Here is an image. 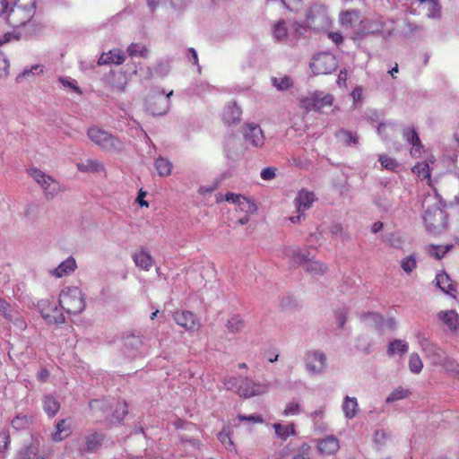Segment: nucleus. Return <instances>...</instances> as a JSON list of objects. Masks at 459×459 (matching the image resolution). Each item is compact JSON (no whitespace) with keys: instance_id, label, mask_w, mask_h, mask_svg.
<instances>
[{"instance_id":"obj_58","label":"nucleus","mask_w":459,"mask_h":459,"mask_svg":"<svg viewBox=\"0 0 459 459\" xmlns=\"http://www.w3.org/2000/svg\"><path fill=\"white\" fill-rule=\"evenodd\" d=\"M335 319L339 326L342 328L347 321V311L341 309L335 312Z\"/></svg>"},{"instance_id":"obj_12","label":"nucleus","mask_w":459,"mask_h":459,"mask_svg":"<svg viewBox=\"0 0 459 459\" xmlns=\"http://www.w3.org/2000/svg\"><path fill=\"white\" fill-rule=\"evenodd\" d=\"M403 138L411 145L410 153L411 157L420 158L423 150V145L413 127H406L403 132Z\"/></svg>"},{"instance_id":"obj_55","label":"nucleus","mask_w":459,"mask_h":459,"mask_svg":"<svg viewBox=\"0 0 459 459\" xmlns=\"http://www.w3.org/2000/svg\"><path fill=\"white\" fill-rule=\"evenodd\" d=\"M218 439L227 448H230L233 446V443L230 437L229 430L223 429L218 434Z\"/></svg>"},{"instance_id":"obj_29","label":"nucleus","mask_w":459,"mask_h":459,"mask_svg":"<svg viewBox=\"0 0 459 459\" xmlns=\"http://www.w3.org/2000/svg\"><path fill=\"white\" fill-rule=\"evenodd\" d=\"M0 314L9 322L17 321L20 316L18 310L13 307L11 304L2 297L0 298Z\"/></svg>"},{"instance_id":"obj_1","label":"nucleus","mask_w":459,"mask_h":459,"mask_svg":"<svg viewBox=\"0 0 459 459\" xmlns=\"http://www.w3.org/2000/svg\"><path fill=\"white\" fill-rule=\"evenodd\" d=\"M58 302L67 314L78 315L86 307L85 294L78 287L64 288L59 294Z\"/></svg>"},{"instance_id":"obj_19","label":"nucleus","mask_w":459,"mask_h":459,"mask_svg":"<svg viewBox=\"0 0 459 459\" xmlns=\"http://www.w3.org/2000/svg\"><path fill=\"white\" fill-rule=\"evenodd\" d=\"M132 258L135 263L136 266L144 271H149L152 267L154 263L151 254L144 248H141L134 252V254L132 255Z\"/></svg>"},{"instance_id":"obj_28","label":"nucleus","mask_w":459,"mask_h":459,"mask_svg":"<svg viewBox=\"0 0 459 459\" xmlns=\"http://www.w3.org/2000/svg\"><path fill=\"white\" fill-rule=\"evenodd\" d=\"M41 188L43 189L48 199L53 198L61 190L59 183L49 175L47 176V178L43 182Z\"/></svg>"},{"instance_id":"obj_56","label":"nucleus","mask_w":459,"mask_h":459,"mask_svg":"<svg viewBox=\"0 0 459 459\" xmlns=\"http://www.w3.org/2000/svg\"><path fill=\"white\" fill-rule=\"evenodd\" d=\"M9 67L8 60L0 53V78H5L8 75Z\"/></svg>"},{"instance_id":"obj_45","label":"nucleus","mask_w":459,"mask_h":459,"mask_svg":"<svg viewBox=\"0 0 459 459\" xmlns=\"http://www.w3.org/2000/svg\"><path fill=\"white\" fill-rule=\"evenodd\" d=\"M409 368L410 370L414 374H419L422 370L423 363L417 353H412L410 356Z\"/></svg>"},{"instance_id":"obj_36","label":"nucleus","mask_w":459,"mask_h":459,"mask_svg":"<svg viewBox=\"0 0 459 459\" xmlns=\"http://www.w3.org/2000/svg\"><path fill=\"white\" fill-rule=\"evenodd\" d=\"M412 172L421 180L428 179L430 181V169L429 163L426 161L418 162L412 169Z\"/></svg>"},{"instance_id":"obj_38","label":"nucleus","mask_w":459,"mask_h":459,"mask_svg":"<svg viewBox=\"0 0 459 459\" xmlns=\"http://www.w3.org/2000/svg\"><path fill=\"white\" fill-rule=\"evenodd\" d=\"M238 210L246 214H253L256 212L257 207L254 201L242 195L241 201L238 204Z\"/></svg>"},{"instance_id":"obj_13","label":"nucleus","mask_w":459,"mask_h":459,"mask_svg":"<svg viewBox=\"0 0 459 459\" xmlns=\"http://www.w3.org/2000/svg\"><path fill=\"white\" fill-rule=\"evenodd\" d=\"M316 200V197L314 192L301 189L294 199V204L298 212H304L312 207Z\"/></svg>"},{"instance_id":"obj_34","label":"nucleus","mask_w":459,"mask_h":459,"mask_svg":"<svg viewBox=\"0 0 459 459\" xmlns=\"http://www.w3.org/2000/svg\"><path fill=\"white\" fill-rule=\"evenodd\" d=\"M155 168L160 177H168L171 174L173 166L168 159L159 157L155 160Z\"/></svg>"},{"instance_id":"obj_24","label":"nucleus","mask_w":459,"mask_h":459,"mask_svg":"<svg viewBox=\"0 0 459 459\" xmlns=\"http://www.w3.org/2000/svg\"><path fill=\"white\" fill-rule=\"evenodd\" d=\"M104 440V435L99 432H93L85 437V446L83 451L88 453H95L100 449L102 442Z\"/></svg>"},{"instance_id":"obj_27","label":"nucleus","mask_w":459,"mask_h":459,"mask_svg":"<svg viewBox=\"0 0 459 459\" xmlns=\"http://www.w3.org/2000/svg\"><path fill=\"white\" fill-rule=\"evenodd\" d=\"M77 267L75 259L72 256L68 257L66 260L63 261L54 271L53 274L61 278L65 275L69 274L74 272Z\"/></svg>"},{"instance_id":"obj_37","label":"nucleus","mask_w":459,"mask_h":459,"mask_svg":"<svg viewBox=\"0 0 459 459\" xmlns=\"http://www.w3.org/2000/svg\"><path fill=\"white\" fill-rule=\"evenodd\" d=\"M327 267L325 264L309 257L304 270L313 274H323Z\"/></svg>"},{"instance_id":"obj_25","label":"nucleus","mask_w":459,"mask_h":459,"mask_svg":"<svg viewBox=\"0 0 459 459\" xmlns=\"http://www.w3.org/2000/svg\"><path fill=\"white\" fill-rule=\"evenodd\" d=\"M128 413V405L125 401L118 402L111 415H107L106 420L110 424H120Z\"/></svg>"},{"instance_id":"obj_57","label":"nucleus","mask_w":459,"mask_h":459,"mask_svg":"<svg viewBox=\"0 0 459 459\" xmlns=\"http://www.w3.org/2000/svg\"><path fill=\"white\" fill-rule=\"evenodd\" d=\"M276 169L274 167H267L262 169L261 178L264 180H272L275 178Z\"/></svg>"},{"instance_id":"obj_6","label":"nucleus","mask_w":459,"mask_h":459,"mask_svg":"<svg viewBox=\"0 0 459 459\" xmlns=\"http://www.w3.org/2000/svg\"><path fill=\"white\" fill-rule=\"evenodd\" d=\"M333 103V96L332 94L314 91L300 99L299 107L307 111H321L325 108H330Z\"/></svg>"},{"instance_id":"obj_50","label":"nucleus","mask_w":459,"mask_h":459,"mask_svg":"<svg viewBox=\"0 0 459 459\" xmlns=\"http://www.w3.org/2000/svg\"><path fill=\"white\" fill-rule=\"evenodd\" d=\"M302 409L299 403L290 402L286 404L285 409L282 412L284 416H295L301 412Z\"/></svg>"},{"instance_id":"obj_39","label":"nucleus","mask_w":459,"mask_h":459,"mask_svg":"<svg viewBox=\"0 0 459 459\" xmlns=\"http://www.w3.org/2000/svg\"><path fill=\"white\" fill-rule=\"evenodd\" d=\"M334 135L348 146L358 143V137L349 130L340 129Z\"/></svg>"},{"instance_id":"obj_59","label":"nucleus","mask_w":459,"mask_h":459,"mask_svg":"<svg viewBox=\"0 0 459 459\" xmlns=\"http://www.w3.org/2000/svg\"><path fill=\"white\" fill-rule=\"evenodd\" d=\"M242 195L229 192L225 195L224 200L233 204H238L241 201Z\"/></svg>"},{"instance_id":"obj_18","label":"nucleus","mask_w":459,"mask_h":459,"mask_svg":"<svg viewBox=\"0 0 459 459\" xmlns=\"http://www.w3.org/2000/svg\"><path fill=\"white\" fill-rule=\"evenodd\" d=\"M125 53L119 48H114L112 50H109L108 53H103L98 60V65H121L125 62Z\"/></svg>"},{"instance_id":"obj_21","label":"nucleus","mask_w":459,"mask_h":459,"mask_svg":"<svg viewBox=\"0 0 459 459\" xmlns=\"http://www.w3.org/2000/svg\"><path fill=\"white\" fill-rule=\"evenodd\" d=\"M437 286L445 293L455 297L457 290L455 283L446 273H440L436 275Z\"/></svg>"},{"instance_id":"obj_61","label":"nucleus","mask_w":459,"mask_h":459,"mask_svg":"<svg viewBox=\"0 0 459 459\" xmlns=\"http://www.w3.org/2000/svg\"><path fill=\"white\" fill-rule=\"evenodd\" d=\"M386 439V433L384 430H377L374 434V441L377 444H384Z\"/></svg>"},{"instance_id":"obj_64","label":"nucleus","mask_w":459,"mask_h":459,"mask_svg":"<svg viewBox=\"0 0 459 459\" xmlns=\"http://www.w3.org/2000/svg\"><path fill=\"white\" fill-rule=\"evenodd\" d=\"M308 448H309L308 446H306V447H305V446H303L301 447L299 453L297 455H295L293 457V459H308L307 458V455H308L307 450H308Z\"/></svg>"},{"instance_id":"obj_10","label":"nucleus","mask_w":459,"mask_h":459,"mask_svg":"<svg viewBox=\"0 0 459 459\" xmlns=\"http://www.w3.org/2000/svg\"><path fill=\"white\" fill-rule=\"evenodd\" d=\"M164 92L160 95L152 96L148 100V110L153 116H160L166 114L169 109V97L173 94L170 91L166 97L163 96Z\"/></svg>"},{"instance_id":"obj_20","label":"nucleus","mask_w":459,"mask_h":459,"mask_svg":"<svg viewBox=\"0 0 459 459\" xmlns=\"http://www.w3.org/2000/svg\"><path fill=\"white\" fill-rule=\"evenodd\" d=\"M437 317L450 331H459V315L455 310L440 311Z\"/></svg>"},{"instance_id":"obj_11","label":"nucleus","mask_w":459,"mask_h":459,"mask_svg":"<svg viewBox=\"0 0 459 459\" xmlns=\"http://www.w3.org/2000/svg\"><path fill=\"white\" fill-rule=\"evenodd\" d=\"M305 360L307 369L312 373H320L326 366L325 355L317 351H308Z\"/></svg>"},{"instance_id":"obj_2","label":"nucleus","mask_w":459,"mask_h":459,"mask_svg":"<svg viewBox=\"0 0 459 459\" xmlns=\"http://www.w3.org/2000/svg\"><path fill=\"white\" fill-rule=\"evenodd\" d=\"M36 13V0H16L7 14L6 21L13 28L26 25Z\"/></svg>"},{"instance_id":"obj_46","label":"nucleus","mask_w":459,"mask_h":459,"mask_svg":"<svg viewBox=\"0 0 459 459\" xmlns=\"http://www.w3.org/2000/svg\"><path fill=\"white\" fill-rule=\"evenodd\" d=\"M378 160H379L381 166L387 170L394 171L398 168L397 160L394 158L387 156V155H385V154L380 155Z\"/></svg>"},{"instance_id":"obj_32","label":"nucleus","mask_w":459,"mask_h":459,"mask_svg":"<svg viewBox=\"0 0 459 459\" xmlns=\"http://www.w3.org/2000/svg\"><path fill=\"white\" fill-rule=\"evenodd\" d=\"M33 419L30 414L20 413L12 420V426L17 430L27 429L33 423Z\"/></svg>"},{"instance_id":"obj_42","label":"nucleus","mask_w":459,"mask_h":459,"mask_svg":"<svg viewBox=\"0 0 459 459\" xmlns=\"http://www.w3.org/2000/svg\"><path fill=\"white\" fill-rule=\"evenodd\" d=\"M273 37L278 40H285L288 36L286 23L283 20L279 21L273 27Z\"/></svg>"},{"instance_id":"obj_47","label":"nucleus","mask_w":459,"mask_h":459,"mask_svg":"<svg viewBox=\"0 0 459 459\" xmlns=\"http://www.w3.org/2000/svg\"><path fill=\"white\" fill-rule=\"evenodd\" d=\"M244 327V322L238 316H232L227 323V328L231 333H238Z\"/></svg>"},{"instance_id":"obj_9","label":"nucleus","mask_w":459,"mask_h":459,"mask_svg":"<svg viewBox=\"0 0 459 459\" xmlns=\"http://www.w3.org/2000/svg\"><path fill=\"white\" fill-rule=\"evenodd\" d=\"M176 324L188 333L197 332L201 327V322L196 315L188 310H178L172 315Z\"/></svg>"},{"instance_id":"obj_51","label":"nucleus","mask_w":459,"mask_h":459,"mask_svg":"<svg viewBox=\"0 0 459 459\" xmlns=\"http://www.w3.org/2000/svg\"><path fill=\"white\" fill-rule=\"evenodd\" d=\"M422 3H425L428 5V16L429 17H436L438 15L440 11V6L437 0H420Z\"/></svg>"},{"instance_id":"obj_5","label":"nucleus","mask_w":459,"mask_h":459,"mask_svg":"<svg viewBox=\"0 0 459 459\" xmlns=\"http://www.w3.org/2000/svg\"><path fill=\"white\" fill-rule=\"evenodd\" d=\"M90 140L106 152L121 150L123 143L119 138L98 126H91L87 131Z\"/></svg>"},{"instance_id":"obj_26","label":"nucleus","mask_w":459,"mask_h":459,"mask_svg":"<svg viewBox=\"0 0 459 459\" xmlns=\"http://www.w3.org/2000/svg\"><path fill=\"white\" fill-rule=\"evenodd\" d=\"M78 170L82 172H91V173H98V172H105V167L104 164L100 161L99 160L95 159H89L86 160L84 162H80L77 164Z\"/></svg>"},{"instance_id":"obj_63","label":"nucleus","mask_w":459,"mask_h":459,"mask_svg":"<svg viewBox=\"0 0 459 459\" xmlns=\"http://www.w3.org/2000/svg\"><path fill=\"white\" fill-rule=\"evenodd\" d=\"M281 1L282 4L290 10H293V8L297 7L301 2V0H281Z\"/></svg>"},{"instance_id":"obj_4","label":"nucleus","mask_w":459,"mask_h":459,"mask_svg":"<svg viewBox=\"0 0 459 459\" xmlns=\"http://www.w3.org/2000/svg\"><path fill=\"white\" fill-rule=\"evenodd\" d=\"M339 22L345 30H354V38H362L368 34L367 30V24L368 22L362 17L361 12L359 9H349L342 11L338 17Z\"/></svg>"},{"instance_id":"obj_52","label":"nucleus","mask_w":459,"mask_h":459,"mask_svg":"<svg viewBox=\"0 0 459 459\" xmlns=\"http://www.w3.org/2000/svg\"><path fill=\"white\" fill-rule=\"evenodd\" d=\"M28 173L40 186L48 176L46 173L37 168L29 169Z\"/></svg>"},{"instance_id":"obj_30","label":"nucleus","mask_w":459,"mask_h":459,"mask_svg":"<svg viewBox=\"0 0 459 459\" xmlns=\"http://www.w3.org/2000/svg\"><path fill=\"white\" fill-rule=\"evenodd\" d=\"M43 410L49 416L54 417L60 410V403L51 394L44 396Z\"/></svg>"},{"instance_id":"obj_40","label":"nucleus","mask_w":459,"mask_h":459,"mask_svg":"<svg viewBox=\"0 0 459 459\" xmlns=\"http://www.w3.org/2000/svg\"><path fill=\"white\" fill-rule=\"evenodd\" d=\"M148 48L144 45H141L138 43H132L127 48V53L130 56H142L146 57L148 55Z\"/></svg>"},{"instance_id":"obj_15","label":"nucleus","mask_w":459,"mask_h":459,"mask_svg":"<svg viewBox=\"0 0 459 459\" xmlns=\"http://www.w3.org/2000/svg\"><path fill=\"white\" fill-rule=\"evenodd\" d=\"M244 135L246 141L255 147H262L264 143V132L258 125H247Z\"/></svg>"},{"instance_id":"obj_31","label":"nucleus","mask_w":459,"mask_h":459,"mask_svg":"<svg viewBox=\"0 0 459 459\" xmlns=\"http://www.w3.org/2000/svg\"><path fill=\"white\" fill-rule=\"evenodd\" d=\"M342 407L345 417L348 419L354 418L359 411V404L355 397L346 396Z\"/></svg>"},{"instance_id":"obj_33","label":"nucleus","mask_w":459,"mask_h":459,"mask_svg":"<svg viewBox=\"0 0 459 459\" xmlns=\"http://www.w3.org/2000/svg\"><path fill=\"white\" fill-rule=\"evenodd\" d=\"M308 259L309 254L307 252L295 249L291 252L290 263L294 267L302 266L305 268Z\"/></svg>"},{"instance_id":"obj_62","label":"nucleus","mask_w":459,"mask_h":459,"mask_svg":"<svg viewBox=\"0 0 459 459\" xmlns=\"http://www.w3.org/2000/svg\"><path fill=\"white\" fill-rule=\"evenodd\" d=\"M31 454H32L31 447L26 446L19 452L17 459H30Z\"/></svg>"},{"instance_id":"obj_41","label":"nucleus","mask_w":459,"mask_h":459,"mask_svg":"<svg viewBox=\"0 0 459 459\" xmlns=\"http://www.w3.org/2000/svg\"><path fill=\"white\" fill-rule=\"evenodd\" d=\"M410 394L411 391L409 389L399 386L387 396L386 403H393L401 399L407 398Z\"/></svg>"},{"instance_id":"obj_35","label":"nucleus","mask_w":459,"mask_h":459,"mask_svg":"<svg viewBox=\"0 0 459 459\" xmlns=\"http://www.w3.org/2000/svg\"><path fill=\"white\" fill-rule=\"evenodd\" d=\"M275 434L280 438L286 440L290 436L296 434L294 424L281 425L280 423L273 424Z\"/></svg>"},{"instance_id":"obj_54","label":"nucleus","mask_w":459,"mask_h":459,"mask_svg":"<svg viewBox=\"0 0 459 459\" xmlns=\"http://www.w3.org/2000/svg\"><path fill=\"white\" fill-rule=\"evenodd\" d=\"M11 439L8 430H0V452L4 453L7 450L10 445Z\"/></svg>"},{"instance_id":"obj_3","label":"nucleus","mask_w":459,"mask_h":459,"mask_svg":"<svg viewBox=\"0 0 459 459\" xmlns=\"http://www.w3.org/2000/svg\"><path fill=\"white\" fill-rule=\"evenodd\" d=\"M238 383L236 377H230L225 379L224 385L228 390L236 389V392L245 398L264 394L268 392L270 386L267 382H255L248 377L242 379L240 385Z\"/></svg>"},{"instance_id":"obj_7","label":"nucleus","mask_w":459,"mask_h":459,"mask_svg":"<svg viewBox=\"0 0 459 459\" xmlns=\"http://www.w3.org/2000/svg\"><path fill=\"white\" fill-rule=\"evenodd\" d=\"M338 65L333 54L330 52L319 53L312 58L310 68L315 74H328L333 72Z\"/></svg>"},{"instance_id":"obj_49","label":"nucleus","mask_w":459,"mask_h":459,"mask_svg":"<svg viewBox=\"0 0 459 459\" xmlns=\"http://www.w3.org/2000/svg\"><path fill=\"white\" fill-rule=\"evenodd\" d=\"M452 246H429V254L437 259H441L451 249Z\"/></svg>"},{"instance_id":"obj_14","label":"nucleus","mask_w":459,"mask_h":459,"mask_svg":"<svg viewBox=\"0 0 459 459\" xmlns=\"http://www.w3.org/2000/svg\"><path fill=\"white\" fill-rule=\"evenodd\" d=\"M89 408L91 416L97 420H101L103 417L108 415V411H110L111 405L106 399H92L89 402Z\"/></svg>"},{"instance_id":"obj_8","label":"nucleus","mask_w":459,"mask_h":459,"mask_svg":"<svg viewBox=\"0 0 459 459\" xmlns=\"http://www.w3.org/2000/svg\"><path fill=\"white\" fill-rule=\"evenodd\" d=\"M39 310L42 317L48 324H63L65 323V316L54 299H41L38 303Z\"/></svg>"},{"instance_id":"obj_17","label":"nucleus","mask_w":459,"mask_h":459,"mask_svg":"<svg viewBox=\"0 0 459 459\" xmlns=\"http://www.w3.org/2000/svg\"><path fill=\"white\" fill-rule=\"evenodd\" d=\"M340 448L339 440L333 436H328L317 440V450L322 455H334Z\"/></svg>"},{"instance_id":"obj_60","label":"nucleus","mask_w":459,"mask_h":459,"mask_svg":"<svg viewBox=\"0 0 459 459\" xmlns=\"http://www.w3.org/2000/svg\"><path fill=\"white\" fill-rule=\"evenodd\" d=\"M240 420H247L253 423H262L263 419L259 415H251V416H244V415H238V417Z\"/></svg>"},{"instance_id":"obj_48","label":"nucleus","mask_w":459,"mask_h":459,"mask_svg":"<svg viewBox=\"0 0 459 459\" xmlns=\"http://www.w3.org/2000/svg\"><path fill=\"white\" fill-rule=\"evenodd\" d=\"M408 351V344L404 341L395 340L390 343L388 347V352L393 354L396 351L400 353H404Z\"/></svg>"},{"instance_id":"obj_23","label":"nucleus","mask_w":459,"mask_h":459,"mask_svg":"<svg viewBox=\"0 0 459 459\" xmlns=\"http://www.w3.org/2000/svg\"><path fill=\"white\" fill-rule=\"evenodd\" d=\"M440 359L435 360L434 364L442 367L447 373L459 377V364L453 359L448 357L445 352H441Z\"/></svg>"},{"instance_id":"obj_22","label":"nucleus","mask_w":459,"mask_h":459,"mask_svg":"<svg viewBox=\"0 0 459 459\" xmlns=\"http://www.w3.org/2000/svg\"><path fill=\"white\" fill-rule=\"evenodd\" d=\"M242 110L234 102L226 106L222 112V120L227 125H232L240 121Z\"/></svg>"},{"instance_id":"obj_53","label":"nucleus","mask_w":459,"mask_h":459,"mask_svg":"<svg viewBox=\"0 0 459 459\" xmlns=\"http://www.w3.org/2000/svg\"><path fill=\"white\" fill-rule=\"evenodd\" d=\"M273 85L281 91L288 90L292 86L291 80L288 76L274 78Z\"/></svg>"},{"instance_id":"obj_16","label":"nucleus","mask_w":459,"mask_h":459,"mask_svg":"<svg viewBox=\"0 0 459 459\" xmlns=\"http://www.w3.org/2000/svg\"><path fill=\"white\" fill-rule=\"evenodd\" d=\"M72 434V424L69 419L58 420L55 426V430L51 433V439L54 442H61Z\"/></svg>"},{"instance_id":"obj_44","label":"nucleus","mask_w":459,"mask_h":459,"mask_svg":"<svg viewBox=\"0 0 459 459\" xmlns=\"http://www.w3.org/2000/svg\"><path fill=\"white\" fill-rule=\"evenodd\" d=\"M125 346L131 349H137L143 343V338L140 334L130 333L124 338Z\"/></svg>"},{"instance_id":"obj_43","label":"nucleus","mask_w":459,"mask_h":459,"mask_svg":"<svg viewBox=\"0 0 459 459\" xmlns=\"http://www.w3.org/2000/svg\"><path fill=\"white\" fill-rule=\"evenodd\" d=\"M401 267L406 273H411L417 267V259L414 254L404 257L401 261Z\"/></svg>"}]
</instances>
